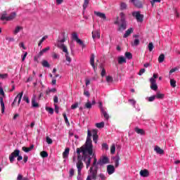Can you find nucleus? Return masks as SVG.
<instances>
[{
    "label": "nucleus",
    "instance_id": "nucleus-1",
    "mask_svg": "<svg viewBox=\"0 0 180 180\" xmlns=\"http://www.w3.org/2000/svg\"><path fill=\"white\" fill-rule=\"evenodd\" d=\"M89 147V146H86L85 145L82 146V151L83 154L82 160H83L84 162H86V158H88V155L86 154H89V155H92L93 154L94 147L90 146V148Z\"/></svg>",
    "mask_w": 180,
    "mask_h": 180
},
{
    "label": "nucleus",
    "instance_id": "nucleus-2",
    "mask_svg": "<svg viewBox=\"0 0 180 180\" xmlns=\"http://www.w3.org/2000/svg\"><path fill=\"white\" fill-rule=\"evenodd\" d=\"M98 169H99V167H90V169L88 172L89 175L87 176L86 180H96L98 178Z\"/></svg>",
    "mask_w": 180,
    "mask_h": 180
},
{
    "label": "nucleus",
    "instance_id": "nucleus-3",
    "mask_svg": "<svg viewBox=\"0 0 180 180\" xmlns=\"http://www.w3.org/2000/svg\"><path fill=\"white\" fill-rule=\"evenodd\" d=\"M91 137H92V133H91L90 130H88L87 138L84 146L89 147V148H91V147H94V145H92V139H91Z\"/></svg>",
    "mask_w": 180,
    "mask_h": 180
},
{
    "label": "nucleus",
    "instance_id": "nucleus-4",
    "mask_svg": "<svg viewBox=\"0 0 180 180\" xmlns=\"http://www.w3.org/2000/svg\"><path fill=\"white\" fill-rule=\"evenodd\" d=\"M20 154V150L18 149H15L13 153H11V155H9L10 162L12 164L13 161H15V158H16V157H19Z\"/></svg>",
    "mask_w": 180,
    "mask_h": 180
},
{
    "label": "nucleus",
    "instance_id": "nucleus-5",
    "mask_svg": "<svg viewBox=\"0 0 180 180\" xmlns=\"http://www.w3.org/2000/svg\"><path fill=\"white\" fill-rule=\"evenodd\" d=\"M132 16H134V18H136L137 22H143V19L144 18V15H141L140 13V11L133 12Z\"/></svg>",
    "mask_w": 180,
    "mask_h": 180
},
{
    "label": "nucleus",
    "instance_id": "nucleus-6",
    "mask_svg": "<svg viewBox=\"0 0 180 180\" xmlns=\"http://www.w3.org/2000/svg\"><path fill=\"white\" fill-rule=\"evenodd\" d=\"M23 96V91H22L21 93H19L16 97L15 98L13 103L11 104V106H15V103L18 102V105H20V101H22V98Z\"/></svg>",
    "mask_w": 180,
    "mask_h": 180
},
{
    "label": "nucleus",
    "instance_id": "nucleus-7",
    "mask_svg": "<svg viewBox=\"0 0 180 180\" xmlns=\"http://www.w3.org/2000/svg\"><path fill=\"white\" fill-rule=\"evenodd\" d=\"M150 89L153 91H157L158 89V86L157 85V80H155L154 78L150 79Z\"/></svg>",
    "mask_w": 180,
    "mask_h": 180
},
{
    "label": "nucleus",
    "instance_id": "nucleus-8",
    "mask_svg": "<svg viewBox=\"0 0 180 180\" xmlns=\"http://www.w3.org/2000/svg\"><path fill=\"white\" fill-rule=\"evenodd\" d=\"M76 167L77 168V174L81 175V172L82 171V168H84V162H82V160H77Z\"/></svg>",
    "mask_w": 180,
    "mask_h": 180
},
{
    "label": "nucleus",
    "instance_id": "nucleus-9",
    "mask_svg": "<svg viewBox=\"0 0 180 180\" xmlns=\"http://www.w3.org/2000/svg\"><path fill=\"white\" fill-rule=\"evenodd\" d=\"M98 164L101 167L102 165H105V164H109V158L103 156V158L98 160Z\"/></svg>",
    "mask_w": 180,
    "mask_h": 180
},
{
    "label": "nucleus",
    "instance_id": "nucleus-10",
    "mask_svg": "<svg viewBox=\"0 0 180 180\" xmlns=\"http://www.w3.org/2000/svg\"><path fill=\"white\" fill-rule=\"evenodd\" d=\"M91 155L94 158V162L91 167L94 168H99V160L98 161V159H96V155L93 152Z\"/></svg>",
    "mask_w": 180,
    "mask_h": 180
},
{
    "label": "nucleus",
    "instance_id": "nucleus-11",
    "mask_svg": "<svg viewBox=\"0 0 180 180\" xmlns=\"http://www.w3.org/2000/svg\"><path fill=\"white\" fill-rule=\"evenodd\" d=\"M37 96H36V94H34L32 96V100H31V103H32V108H39V103L36 102V99H37Z\"/></svg>",
    "mask_w": 180,
    "mask_h": 180
},
{
    "label": "nucleus",
    "instance_id": "nucleus-12",
    "mask_svg": "<svg viewBox=\"0 0 180 180\" xmlns=\"http://www.w3.org/2000/svg\"><path fill=\"white\" fill-rule=\"evenodd\" d=\"M131 1L134 4L136 8H143V2L140 0H131Z\"/></svg>",
    "mask_w": 180,
    "mask_h": 180
},
{
    "label": "nucleus",
    "instance_id": "nucleus-13",
    "mask_svg": "<svg viewBox=\"0 0 180 180\" xmlns=\"http://www.w3.org/2000/svg\"><path fill=\"white\" fill-rule=\"evenodd\" d=\"M107 172L108 175H112V174L115 173V166L112 165H108L107 166Z\"/></svg>",
    "mask_w": 180,
    "mask_h": 180
},
{
    "label": "nucleus",
    "instance_id": "nucleus-14",
    "mask_svg": "<svg viewBox=\"0 0 180 180\" xmlns=\"http://www.w3.org/2000/svg\"><path fill=\"white\" fill-rule=\"evenodd\" d=\"M90 64L94 68V71H96V68L95 67V55L94 53L91 55Z\"/></svg>",
    "mask_w": 180,
    "mask_h": 180
},
{
    "label": "nucleus",
    "instance_id": "nucleus-15",
    "mask_svg": "<svg viewBox=\"0 0 180 180\" xmlns=\"http://www.w3.org/2000/svg\"><path fill=\"white\" fill-rule=\"evenodd\" d=\"M91 133L93 134V141H94V143H97L98 141V130L96 129H93L91 131Z\"/></svg>",
    "mask_w": 180,
    "mask_h": 180
},
{
    "label": "nucleus",
    "instance_id": "nucleus-16",
    "mask_svg": "<svg viewBox=\"0 0 180 180\" xmlns=\"http://www.w3.org/2000/svg\"><path fill=\"white\" fill-rule=\"evenodd\" d=\"M81 153H82V146L77 148V161H82V156H81Z\"/></svg>",
    "mask_w": 180,
    "mask_h": 180
},
{
    "label": "nucleus",
    "instance_id": "nucleus-17",
    "mask_svg": "<svg viewBox=\"0 0 180 180\" xmlns=\"http://www.w3.org/2000/svg\"><path fill=\"white\" fill-rule=\"evenodd\" d=\"M141 176H143L144 178H147L150 175V173L148 172V169H142L139 172Z\"/></svg>",
    "mask_w": 180,
    "mask_h": 180
},
{
    "label": "nucleus",
    "instance_id": "nucleus-18",
    "mask_svg": "<svg viewBox=\"0 0 180 180\" xmlns=\"http://www.w3.org/2000/svg\"><path fill=\"white\" fill-rule=\"evenodd\" d=\"M154 151H155L157 154H160V155H162L164 154V150L161 149V148H160V146H155Z\"/></svg>",
    "mask_w": 180,
    "mask_h": 180
},
{
    "label": "nucleus",
    "instance_id": "nucleus-19",
    "mask_svg": "<svg viewBox=\"0 0 180 180\" xmlns=\"http://www.w3.org/2000/svg\"><path fill=\"white\" fill-rule=\"evenodd\" d=\"M134 31V30L132 27L129 28L123 36L124 39L129 37V36H130V34H131V33H133Z\"/></svg>",
    "mask_w": 180,
    "mask_h": 180
},
{
    "label": "nucleus",
    "instance_id": "nucleus-20",
    "mask_svg": "<svg viewBox=\"0 0 180 180\" xmlns=\"http://www.w3.org/2000/svg\"><path fill=\"white\" fill-rule=\"evenodd\" d=\"M92 37L94 39H101V32L99 31H93L92 32Z\"/></svg>",
    "mask_w": 180,
    "mask_h": 180
},
{
    "label": "nucleus",
    "instance_id": "nucleus-21",
    "mask_svg": "<svg viewBox=\"0 0 180 180\" xmlns=\"http://www.w3.org/2000/svg\"><path fill=\"white\" fill-rule=\"evenodd\" d=\"M134 130L137 134H141V136H144V134H146L144 129H140L139 127H136Z\"/></svg>",
    "mask_w": 180,
    "mask_h": 180
},
{
    "label": "nucleus",
    "instance_id": "nucleus-22",
    "mask_svg": "<svg viewBox=\"0 0 180 180\" xmlns=\"http://www.w3.org/2000/svg\"><path fill=\"white\" fill-rule=\"evenodd\" d=\"M33 148H34V145H31L30 147H29V148H27L26 146H23L22 148V150L25 153H29V152L32 151V150H33Z\"/></svg>",
    "mask_w": 180,
    "mask_h": 180
},
{
    "label": "nucleus",
    "instance_id": "nucleus-23",
    "mask_svg": "<svg viewBox=\"0 0 180 180\" xmlns=\"http://www.w3.org/2000/svg\"><path fill=\"white\" fill-rule=\"evenodd\" d=\"M94 15H96V16H98V18H101V19H106V15L103 13L94 11Z\"/></svg>",
    "mask_w": 180,
    "mask_h": 180
},
{
    "label": "nucleus",
    "instance_id": "nucleus-24",
    "mask_svg": "<svg viewBox=\"0 0 180 180\" xmlns=\"http://www.w3.org/2000/svg\"><path fill=\"white\" fill-rule=\"evenodd\" d=\"M0 105L1 106V113L5 112V103H4V97L0 96Z\"/></svg>",
    "mask_w": 180,
    "mask_h": 180
},
{
    "label": "nucleus",
    "instance_id": "nucleus-25",
    "mask_svg": "<svg viewBox=\"0 0 180 180\" xmlns=\"http://www.w3.org/2000/svg\"><path fill=\"white\" fill-rule=\"evenodd\" d=\"M127 27V22H121V25L119 27V30H126Z\"/></svg>",
    "mask_w": 180,
    "mask_h": 180
},
{
    "label": "nucleus",
    "instance_id": "nucleus-26",
    "mask_svg": "<svg viewBox=\"0 0 180 180\" xmlns=\"http://www.w3.org/2000/svg\"><path fill=\"white\" fill-rule=\"evenodd\" d=\"M15 18H16V13H11L10 15L7 16V22H9L10 20H13Z\"/></svg>",
    "mask_w": 180,
    "mask_h": 180
},
{
    "label": "nucleus",
    "instance_id": "nucleus-27",
    "mask_svg": "<svg viewBox=\"0 0 180 180\" xmlns=\"http://www.w3.org/2000/svg\"><path fill=\"white\" fill-rule=\"evenodd\" d=\"M70 155V148H66L65 151L63 153V158H68V155Z\"/></svg>",
    "mask_w": 180,
    "mask_h": 180
},
{
    "label": "nucleus",
    "instance_id": "nucleus-28",
    "mask_svg": "<svg viewBox=\"0 0 180 180\" xmlns=\"http://www.w3.org/2000/svg\"><path fill=\"white\" fill-rule=\"evenodd\" d=\"M49 50H50V46H47L46 48L42 49L39 53L38 57H41V56H43V54H44V53H46V51H49Z\"/></svg>",
    "mask_w": 180,
    "mask_h": 180
},
{
    "label": "nucleus",
    "instance_id": "nucleus-29",
    "mask_svg": "<svg viewBox=\"0 0 180 180\" xmlns=\"http://www.w3.org/2000/svg\"><path fill=\"white\" fill-rule=\"evenodd\" d=\"M101 113L105 117V119H106V120H109V114L106 112L105 110H103V108H101Z\"/></svg>",
    "mask_w": 180,
    "mask_h": 180
},
{
    "label": "nucleus",
    "instance_id": "nucleus-30",
    "mask_svg": "<svg viewBox=\"0 0 180 180\" xmlns=\"http://www.w3.org/2000/svg\"><path fill=\"white\" fill-rule=\"evenodd\" d=\"M126 58L123 56H120L118 57V64H123V63H126Z\"/></svg>",
    "mask_w": 180,
    "mask_h": 180
},
{
    "label": "nucleus",
    "instance_id": "nucleus-31",
    "mask_svg": "<svg viewBox=\"0 0 180 180\" xmlns=\"http://www.w3.org/2000/svg\"><path fill=\"white\" fill-rule=\"evenodd\" d=\"M120 22H126V14L122 12L120 13Z\"/></svg>",
    "mask_w": 180,
    "mask_h": 180
},
{
    "label": "nucleus",
    "instance_id": "nucleus-32",
    "mask_svg": "<svg viewBox=\"0 0 180 180\" xmlns=\"http://www.w3.org/2000/svg\"><path fill=\"white\" fill-rule=\"evenodd\" d=\"M8 14L6 13V11H4V13L1 15V17L0 18V20H6L7 21V18L8 16H6Z\"/></svg>",
    "mask_w": 180,
    "mask_h": 180
},
{
    "label": "nucleus",
    "instance_id": "nucleus-33",
    "mask_svg": "<svg viewBox=\"0 0 180 180\" xmlns=\"http://www.w3.org/2000/svg\"><path fill=\"white\" fill-rule=\"evenodd\" d=\"M164 60H165V55H164V53H162L158 58V61L159 63H164Z\"/></svg>",
    "mask_w": 180,
    "mask_h": 180
},
{
    "label": "nucleus",
    "instance_id": "nucleus-34",
    "mask_svg": "<svg viewBox=\"0 0 180 180\" xmlns=\"http://www.w3.org/2000/svg\"><path fill=\"white\" fill-rule=\"evenodd\" d=\"M165 96V94H164L157 93L155 98H157V99H164Z\"/></svg>",
    "mask_w": 180,
    "mask_h": 180
},
{
    "label": "nucleus",
    "instance_id": "nucleus-35",
    "mask_svg": "<svg viewBox=\"0 0 180 180\" xmlns=\"http://www.w3.org/2000/svg\"><path fill=\"white\" fill-rule=\"evenodd\" d=\"M42 66L46 68H50V63L47 60H42Z\"/></svg>",
    "mask_w": 180,
    "mask_h": 180
},
{
    "label": "nucleus",
    "instance_id": "nucleus-36",
    "mask_svg": "<svg viewBox=\"0 0 180 180\" xmlns=\"http://www.w3.org/2000/svg\"><path fill=\"white\" fill-rule=\"evenodd\" d=\"M51 92H57V89L53 88V89H48L46 91V95H50V94H51Z\"/></svg>",
    "mask_w": 180,
    "mask_h": 180
},
{
    "label": "nucleus",
    "instance_id": "nucleus-37",
    "mask_svg": "<svg viewBox=\"0 0 180 180\" xmlns=\"http://www.w3.org/2000/svg\"><path fill=\"white\" fill-rule=\"evenodd\" d=\"M139 44H140V39H135L134 40V42L132 43V46L134 47H137V46H139Z\"/></svg>",
    "mask_w": 180,
    "mask_h": 180
},
{
    "label": "nucleus",
    "instance_id": "nucleus-38",
    "mask_svg": "<svg viewBox=\"0 0 180 180\" xmlns=\"http://www.w3.org/2000/svg\"><path fill=\"white\" fill-rule=\"evenodd\" d=\"M96 127L98 129H102L103 127H105V122H102L96 123Z\"/></svg>",
    "mask_w": 180,
    "mask_h": 180
},
{
    "label": "nucleus",
    "instance_id": "nucleus-39",
    "mask_svg": "<svg viewBox=\"0 0 180 180\" xmlns=\"http://www.w3.org/2000/svg\"><path fill=\"white\" fill-rule=\"evenodd\" d=\"M40 155L42 158H47V157H49V153H47L46 151H41Z\"/></svg>",
    "mask_w": 180,
    "mask_h": 180
},
{
    "label": "nucleus",
    "instance_id": "nucleus-40",
    "mask_svg": "<svg viewBox=\"0 0 180 180\" xmlns=\"http://www.w3.org/2000/svg\"><path fill=\"white\" fill-rule=\"evenodd\" d=\"M125 57L126 58H128V60H131V58H133V55L130 52H126Z\"/></svg>",
    "mask_w": 180,
    "mask_h": 180
},
{
    "label": "nucleus",
    "instance_id": "nucleus-41",
    "mask_svg": "<svg viewBox=\"0 0 180 180\" xmlns=\"http://www.w3.org/2000/svg\"><path fill=\"white\" fill-rule=\"evenodd\" d=\"M46 112H49L50 115H53V113H54V109H53L52 108L46 107Z\"/></svg>",
    "mask_w": 180,
    "mask_h": 180
},
{
    "label": "nucleus",
    "instance_id": "nucleus-42",
    "mask_svg": "<svg viewBox=\"0 0 180 180\" xmlns=\"http://www.w3.org/2000/svg\"><path fill=\"white\" fill-rule=\"evenodd\" d=\"M170 85L172 86V88H175V86H176V81H175L174 79H170Z\"/></svg>",
    "mask_w": 180,
    "mask_h": 180
},
{
    "label": "nucleus",
    "instance_id": "nucleus-43",
    "mask_svg": "<svg viewBox=\"0 0 180 180\" xmlns=\"http://www.w3.org/2000/svg\"><path fill=\"white\" fill-rule=\"evenodd\" d=\"M66 61H68V65H70L71 63V57H70V53L65 54Z\"/></svg>",
    "mask_w": 180,
    "mask_h": 180
},
{
    "label": "nucleus",
    "instance_id": "nucleus-44",
    "mask_svg": "<svg viewBox=\"0 0 180 180\" xmlns=\"http://www.w3.org/2000/svg\"><path fill=\"white\" fill-rule=\"evenodd\" d=\"M84 108L86 109H91L92 108V103H91V102H87L85 105H84Z\"/></svg>",
    "mask_w": 180,
    "mask_h": 180
},
{
    "label": "nucleus",
    "instance_id": "nucleus-45",
    "mask_svg": "<svg viewBox=\"0 0 180 180\" xmlns=\"http://www.w3.org/2000/svg\"><path fill=\"white\" fill-rule=\"evenodd\" d=\"M148 49L149 51H153V50L154 49V44H153V42H150L148 44Z\"/></svg>",
    "mask_w": 180,
    "mask_h": 180
},
{
    "label": "nucleus",
    "instance_id": "nucleus-46",
    "mask_svg": "<svg viewBox=\"0 0 180 180\" xmlns=\"http://www.w3.org/2000/svg\"><path fill=\"white\" fill-rule=\"evenodd\" d=\"M119 161H120V158L117 157L115 160V168H117V167H119Z\"/></svg>",
    "mask_w": 180,
    "mask_h": 180
},
{
    "label": "nucleus",
    "instance_id": "nucleus-47",
    "mask_svg": "<svg viewBox=\"0 0 180 180\" xmlns=\"http://www.w3.org/2000/svg\"><path fill=\"white\" fill-rule=\"evenodd\" d=\"M89 4V0H84V2L83 4V9H86L88 8V5Z\"/></svg>",
    "mask_w": 180,
    "mask_h": 180
},
{
    "label": "nucleus",
    "instance_id": "nucleus-48",
    "mask_svg": "<svg viewBox=\"0 0 180 180\" xmlns=\"http://www.w3.org/2000/svg\"><path fill=\"white\" fill-rule=\"evenodd\" d=\"M20 30H22V27H19V26H17L15 29V30L13 31V33L15 34H18V33H19V32H20Z\"/></svg>",
    "mask_w": 180,
    "mask_h": 180
},
{
    "label": "nucleus",
    "instance_id": "nucleus-49",
    "mask_svg": "<svg viewBox=\"0 0 180 180\" xmlns=\"http://www.w3.org/2000/svg\"><path fill=\"white\" fill-rule=\"evenodd\" d=\"M127 8V4L126 3H121L120 4V9L121 11H124Z\"/></svg>",
    "mask_w": 180,
    "mask_h": 180
},
{
    "label": "nucleus",
    "instance_id": "nucleus-50",
    "mask_svg": "<svg viewBox=\"0 0 180 180\" xmlns=\"http://www.w3.org/2000/svg\"><path fill=\"white\" fill-rule=\"evenodd\" d=\"M105 79L107 82H108V84H110V82H113V77H112L111 76H107Z\"/></svg>",
    "mask_w": 180,
    "mask_h": 180
},
{
    "label": "nucleus",
    "instance_id": "nucleus-51",
    "mask_svg": "<svg viewBox=\"0 0 180 180\" xmlns=\"http://www.w3.org/2000/svg\"><path fill=\"white\" fill-rule=\"evenodd\" d=\"M116 151V146H115V144L112 145L111 148H110V153L112 154H115Z\"/></svg>",
    "mask_w": 180,
    "mask_h": 180
},
{
    "label": "nucleus",
    "instance_id": "nucleus-52",
    "mask_svg": "<svg viewBox=\"0 0 180 180\" xmlns=\"http://www.w3.org/2000/svg\"><path fill=\"white\" fill-rule=\"evenodd\" d=\"M76 41L78 44H79L82 47H85V44H84V41H82V40H81L79 38Z\"/></svg>",
    "mask_w": 180,
    "mask_h": 180
},
{
    "label": "nucleus",
    "instance_id": "nucleus-53",
    "mask_svg": "<svg viewBox=\"0 0 180 180\" xmlns=\"http://www.w3.org/2000/svg\"><path fill=\"white\" fill-rule=\"evenodd\" d=\"M63 116L65 119V122L66 124H70V122L68 121V118L67 117V114H65V112H64L63 114Z\"/></svg>",
    "mask_w": 180,
    "mask_h": 180
},
{
    "label": "nucleus",
    "instance_id": "nucleus-54",
    "mask_svg": "<svg viewBox=\"0 0 180 180\" xmlns=\"http://www.w3.org/2000/svg\"><path fill=\"white\" fill-rule=\"evenodd\" d=\"M6 40H7L9 43H11L12 41H15V38L11 37H6Z\"/></svg>",
    "mask_w": 180,
    "mask_h": 180
},
{
    "label": "nucleus",
    "instance_id": "nucleus-55",
    "mask_svg": "<svg viewBox=\"0 0 180 180\" xmlns=\"http://www.w3.org/2000/svg\"><path fill=\"white\" fill-rule=\"evenodd\" d=\"M61 50L63 51V53H65V54H70L68 53V49L65 45L61 49Z\"/></svg>",
    "mask_w": 180,
    "mask_h": 180
},
{
    "label": "nucleus",
    "instance_id": "nucleus-56",
    "mask_svg": "<svg viewBox=\"0 0 180 180\" xmlns=\"http://www.w3.org/2000/svg\"><path fill=\"white\" fill-rule=\"evenodd\" d=\"M72 39H73L74 40H75L76 41H77V39H79V38H78V34H77V32H74V33L72 34Z\"/></svg>",
    "mask_w": 180,
    "mask_h": 180
},
{
    "label": "nucleus",
    "instance_id": "nucleus-57",
    "mask_svg": "<svg viewBox=\"0 0 180 180\" xmlns=\"http://www.w3.org/2000/svg\"><path fill=\"white\" fill-rule=\"evenodd\" d=\"M65 45L61 42H60V41H58V44H57V47H58V49H62L65 46Z\"/></svg>",
    "mask_w": 180,
    "mask_h": 180
},
{
    "label": "nucleus",
    "instance_id": "nucleus-58",
    "mask_svg": "<svg viewBox=\"0 0 180 180\" xmlns=\"http://www.w3.org/2000/svg\"><path fill=\"white\" fill-rule=\"evenodd\" d=\"M155 96H152L148 98V102H154V101H155Z\"/></svg>",
    "mask_w": 180,
    "mask_h": 180
},
{
    "label": "nucleus",
    "instance_id": "nucleus-59",
    "mask_svg": "<svg viewBox=\"0 0 180 180\" xmlns=\"http://www.w3.org/2000/svg\"><path fill=\"white\" fill-rule=\"evenodd\" d=\"M23 101H25L27 103H30V101L29 100V97L26 95L23 96Z\"/></svg>",
    "mask_w": 180,
    "mask_h": 180
},
{
    "label": "nucleus",
    "instance_id": "nucleus-60",
    "mask_svg": "<svg viewBox=\"0 0 180 180\" xmlns=\"http://www.w3.org/2000/svg\"><path fill=\"white\" fill-rule=\"evenodd\" d=\"M79 103H78V102L75 103V104L71 105V109L74 110V109H77V108H78Z\"/></svg>",
    "mask_w": 180,
    "mask_h": 180
},
{
    "label": "nucleus",
    "instance_id": "nucleus-61",
    "mask_svg": "<svg viewBox=\"0 0 180 180\" xmlns=\"http://www.w3.org/2000/svg\"><path fill=\"white\" fill-rule=\"evenodd\" d=\"M46 143L49 144H53V139H51L50 137L47 136L46 137Z\"/></svg>",
    "mask_w": 180,
    "mask_h": 180
},
{
    "label": "nucleus",
    "instance_id": "nucleus-62",
    "mask_svg": "<svg viewBox=\"0 0 180 180\" xmlns=\"http://www.w3.org/2000/svg\"><path fill=\"white\" fill-rule=\"evenodd\" d=\"M129 103H131V105H132V106H136V101H134V99H129Z\"/></svg>",
    "mask_w": 180,
    "mask_h": 180
},
{
    "label": "nucleus",
    "instance_id": "nucleus-63",
    "mask_svg": "<svg viewBox=\"0 0 180 180\" xmlns=\"http://www.w3.org/2000/svg\"><path fill=\"white\" fill-rule=\"evenodd\" d=\"M0 78H1V79H5L6 78H8V74H0Z\"/></svg>",
    "mask_w": 180,
    "mask_h": 180
},
{
    "label": "nucleus",
    "instance_id": "nucleus-64",
    "mask_svg": "<svg viewBox=\"0 0 180 180\" xmlns=\"http://www.w3.org/2000/svg\"><path fill=\"white\" fill-rule=\"evenodd\" d=\"M75 172V170H74V169H70V176L72 178V176H74V174Z\"/></svg>",
    "mask_w": 180,
    "mask_h": 180
}]
</instances>
